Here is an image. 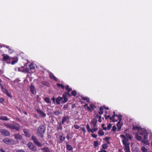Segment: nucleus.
I'll list each match as a JSON object with an SVG mask.
<instances>
[{
    "label": "nucleus",
    "mask_w": 152,
    "mask_h": 152,
    "mask_svg": "<svg viewBox=\"0 0 152 152\" xmlns=\"http://www.w3.org/2000/svg\"><path fill=\"white\" fill-rule=\"evenodd\" d=\"M4 125L7 128H10L12 130H15L19 132L20 129V126L19 124L13 121L11 124H5Z\"/></svg>",
    "instance_id": "nucleus-1"
},
{
    "label": "nucleus",
    "mask_w": 152,
    "mask_h": 152,
    "mask_svg": "<svg viewBox=\"0 0 152 152\" xmlns=\"http://www.w3.org/2000/svg\"><path fill=\"white\" fill-rule=\"evenodd\" d=\"M46 130V127L44 125H41L38 128L37 131V134L39 137L43 138Z\"/></svg>",
    "instance_id": "nucleus-2"
},
{
    "label": "nucleus",
    "mask_w": 152,
    "mask_h": 152,
    "mask_svg": "<svg viewBox=\"0 0 152 152\" xmlns=\"http://www.w3.org/2000/svg\"><path fill=\"white\" fill-rule=\"evenodd\" d=\"M128 140L127 138L122 140L123 143L125 147V152H131L130 150L129 143H128Z\"/></svg>",
    "instance_id": "nucleus-3"
},
{
    "label": "nucleus",
    "mask_w": 152,
    "mask_h": 152,
    "mask_svg": "<svg viewBox=\"0 0 152 152\" xmlns=\"http://www.w3.org/2000/svg\"><path fill=\"white\" fill-rule=\"evenodd\" d=\"M3 141L4 143L8 145H13L15 144V141L11 138H5Z\"/></svg>",
    "instance_id": "nucleus-4"
},
{
    "label": "nucleus",
    "mask_w": 152,
    "mask_h": 152,
    "mask_svg": "<svg viewBox=\"0 0 152 152\" xmlns=\"http://www.w3.org/2000/svg\"><path fill=\"white\" fill-rule=\"evenodd\" d=\"M148 133H145L143 136V140H142V142L146 145H149L150 143L148 140L147 139L148 137Z\"/></svg>",
    "instance_id": "nucleus-5"
},
{
    "label": "nucleus",
    "mask_w": 152,
    "mask_h": 152,
    "mask_svg": "<svg viewBox=\"0 0 152 152\" xmlns=\"http://www.w3.org/2000/svg\"><path fill=\"white\" fill-rule=\"evenodd\" d=\"M31 139L37 146L40 147H41L42 146V144L38 141L35 136L33 135L32 136Z\"/></svg>",
    "instance_id": "nucleus-6"
},
{
    "label": "nucleus",
    "mask_w": 152,
    "mask_h": 152,
    "mask_svg": "<svg viewBox=\"0 0 152 152\" xmlns=\"http://www.w3.org/2000/svg\"><path fill=\"white\" fill-rule=\"evenodd\" d=\"M70 117L68 116H64L63 117L61 123L63 125H65L66 123L68 124L69 122Z\"/></svg>",
    "instance_id": "nucleus-7"
},
{
    "label": "nucleus",
    "mask_w": 152,
    "mask_h": 152,
    "mask_svg": "<svg viewBox=\"0 0 152 152\" xmlns=\"http://www.w3.org/2000/svg\"><path fill=\"white\" fill-rule=\"evenodd\" d=\"M0 132L2 135L6 136H9L10 135L9 131L5 129H1Z\"/></svg>",
    "instance_id": "nucleus-8"
},
{
    "label": "nucleus",
    "mask_w": 152,
    "mask_h": 152,
    "mask_svg": "<svg viewBox=\"0 0 152 152\" xmlns=\"http://www.w3.org/2000/svg\"><path fill=\"white\" fill-rule=\"evenodd\" d=\"M28 145L29 148L31 150L34 151H36L37 150L36 146L31 142H29Z\"/></svg>",
    "instance_id": "nucleus-9"
},
{
    "label": "nucleus",
    "mask_w": 152,
    "mask_h": 152,
    "mask_svg": "<svg viewBox=\"0 0 152 152\" xmlns=\"http://www.w3.org/2000/svg\"><path fill=\"white\" fill-rule=\"evenodd\" d=\"M1 88L2 91L4 94H6L9 97H12L10 94L9 92L8 91L6 88H4L3 85H1Z\"/></svg>",
    "instance_id": "nucleus-10"
},
{
    "label": "nucleus",
    "mask_w": 152,
    "mask_h": 152,
    "mask_svg": "<svg viewBox=\"0 0 152 152\" xmlns=\"http://www.w3.org/2000/svg\"><path fill=\"white\" fill-rule=\"evenodd\" d=\"M30 89L31 93L34 95H35L36 94V90L32 83L31 84Z\"/></svg>",
    "instance_id": "nucleus-11"
},
{
    "label": "nucleus",
    "mask_w": 152,
    "mask_h": 152,
    "mask_svg": "<svg viewBox=\"0 0 152 152\" xmlns=\"http://www.w3.org/2000/svg\"><path fill=\"white\" fill-rule=\"evenodd\" d=\"M62 98H63V99H64V100H62L61 101V103L62 104H64L68 101L67 96L66 95V92H65L62 95Z\"/></svg>",
    "instance_id": "nucleus-12"
},
{
    "label": "nucleus",
    "mask_w": 152,
    "mask_h": 152,
    "mask_svg": "<svg viewBox=\"0 0 152 152\" xmlns=\"http://www.w3.org/2000/svg\"><path fill=\"white\" fill-rule=\"evenodd\" d=\"M36 110L37 113L42 118H45L46 116V114L42 110L39 109H37Z\"/></svg>",
    "instance_id": "nucleus-13"
},
{
    "label": "nucleus",
    "mask_w": 152,
    "mask_h": 152,
    "mask_svg": "<svg viewBox=\"0 0 152 152\" xmlns=\"http://www.w3.org/2000/svg\"><path fill=\"white\" fill-rule=\"evenodd\" d=\"M23 132L24 133L25 135L28 137H30L31 136V134L30 133L29 130L28 129H24L23 130Z\"/></svg>",
    "instance_id": "nucleus-14"
},
{
    "label": "nucleus",
    "mask_w": 152,
    "mask_h": 152,
    "mask_svg": "<svg viewBox=\"0 0 152 152\" xmlns=\"http://www.w3.org/2000/svg\"><path fill=\"white\" fill-rule=\"evenodd\" d=\"M49 76L51 79L55 81H57L58 79L54 75V74L51 72L49 73Z\"/></svg>",
    "instance_id": "nucleus-15"
},
{
    "label": "nucleus",
    "mask_w": 152,
    "mask_h": 152,
    "mask_svg": "<svg viewBox=\"0 0 152 152\" xmlns=\"http://www.w3.org/2000/svg\"><path fill=\"white\" fill-rule=\"evenodd\" d=\"M63 100V98L60 96L58 97L56 99V103L58 105H59L60 104V101H62Z\"/></svg>",
    "instance_id": "nucleus-16"
},
{
    "label": "nucleus",
    "mask_w": 152,
    "mask_h": 152,
    "mask_svg": "<svg viewBox=\"0 0 152 152\" xmlns=\"http://www.w3.org/2000/svg\"><path fill=\"white\" fill-rule=\"evenodd\" d=\"M15 139L17 140H21L22 139V136L20 134H16L14 135Z\"/></svg>",
    "instance_id": "nucleus-17"
},
{
    "label": "nucleus",
    "mask_w": 152,
    "mask_h": 152,
    "mask_svg": "<svg viewBox=\"0 0 152 152\" xmlns=\"http://www.w3.org/2000/svg\"><path fill=\"white\" fill-rule=\"evenodd\" d=\"M97 122V121L95 119H93L91 121V123L93 125V128H95L96 127Z\"/></svg>",
    "instance_id": "nucleus-18"
},
{
    "label": "nucleus",
    "mask_w": 152,
    "mask_h": 152,
    "mask_svg": "<svg viewBox=\"0 0 152 152\" xmlns=\"http://www.w3.org/2000/svg\"><path fill=\"white\" fill-rule=\"evenodd\" d=\"M0 120L2 121H7L9 120L7 116H0Z\"/></svg>",
    "instance_id": "nucleus-19"
},
{
    "label": "nucleus",
    "mask_w": 152,
    "mask_h": 152,
    "mask_svg": "<svg viewBox=\"0 0 152 152\" xmlns=\"http://www.w3.org/2000/svg\"><path fill=\"white\" fill-rule=\"evenodd\" d=\"M118 115H116V114H115L114 115H112V117H110V120L113 121V122H117L118 121V120H115V116L117 117Z\"/></svg>",
    "instance_id": "nucleus-20"
},
{
    "label": "nucleus",
    "mask_w": 152,
    "mask_h": 152,
    "mask_svg": "<svg viewBox=\"0 0 152 152\" xmlns=\"http://www.w3.org/2000/svg\"><path fill=\"white\" fill-rule=\"evenodd\" d=\"M58 138L60 140L59 142V143H60L63 142L65 140V137H63L62 136H60Z\"/></svg>",
    "instance_id": "nucleus-21"
},
{
    "label": "nucleus",
    "mask_w": 152,
    "mask_h": 152,
    "mask_svg": "<svg viewBox=\"0 0 152 152\" xmlns=\"http://www.w3.org/2000/svg\"><path fill=\"white\" fill-rule=\"evenodd\" d=\"M44 100L45 102L47 103H49L50 104H51V102L50 99V98L48 97H45L44 99Z\"/></svg>",
    "instance_id": "nucleus-22"
},
{
    "label": "nucleus",
    "mask_w": 152,
    "mask_h": 152,
    "mask_svg": "<svg viewBox=\"0 0 152 152\" xmlns=\"http://www.w3.org/2000/svg\"><path fill=\"white\" fill-rule=\"evenodd\" d=\"M41 150L43 151V152H50V150L47 147L42 148Z\"/></svg>",
    "instance_id": "nucleus-23"
},
{
    "label": "nucleus",
    "mask_w": 152,
    "mask_h": 152,
    "mask_svg": "<svg viewBox=\"0 0 152 152\" xmlns=\"http://www.w3.org/2000/svg\"><path fill=\"white\" fill-rule=\"evenodd\" d=\"M10 57L8 55H6L3 56V60L4 61H6L10 59Z\"/></svg>",
    "instance_id": "nucleus-24"
},
{
    "label": "nucleus",
    "mask_w": 152,
    "mask_h": 152,
    "mask_svg": "<svg viewBox=\"0 0 152 152\" xmlns=\"http://www.w3.org/2000/svg\"><path fill=\"white\" fill-rule=\"evenodd\" d=\"M132 129L133 130H137L138 131H139L140 129H142L141 127L138 126H133L132 127Z\"/></svg>",
    "instance_id": "nucleus-25"
},
{
    "label": "nucleus",
    "mask_w": 152,
    "mask_h": 152,
    "mask_svg": "<svg viewBox=\"0 0 152 152\" xmlns=\"http://www.w3.org/2000/svg\"><path fill=\"white\" fill-rule=\"evenodd\" d=\"M29 69L30 70L32 71V70H34V69H35V67L33 65V64H32V63L31 64H30V65H29Z\"/></svg>",
    "instance_id": "nucleus-26"
},
{
    "label": "nucleus",
    "mask_w": 152,
    "mask_h": 152,
    "mask_svg": "<svg viewBox=\"0 0 152 152\" xmlns=\"http://www.w3.org/2000/svg\"><path fill=\"white\" fill-rule=\"evenodd\" d=\"M110 139V137H106L104 139V140H105L107 143V144H110V142H109V140Z\"/></svg>",
    "instance_id": "nucleus-27"
},
{
    "label": "nucleus",
    "mask_w": 152,
    "mask_h": 152,
    "mask_svg": "<svg viewBox=\"0 0 152 152\" xmlns=\"http://www.w3.org/2000/svg\"><path fill=\"white\" fill-rule=\"evenodd\" d=\"M121 122H118L117 124V126L118 127V130L119 131L121 128L122 124H121Z\"/></svg>",
    "instance_id": "nucleus-28"
},
{
    "label": "nucleus",
    "mask_w": 152,
    "mask_h": 152,
    "mask_svg": "<svg viewBox=\"0 0 152 152\" xmlns=\"http://www.w3.org/2000/svg\"><path fill=\"white\" fill-rule=\"evenodd\" d=\"M103 107H101L99 108V114L100 115H102L103 113Z\"/></svg>",
    "instance_id": "nucleus-29"
},
{
    "label": "nucleus",
    "mask_w": 152,
    "mask_h": 152,
    "mask_svg": "<svg viewBox=\"0 0 152 152\" xmlns=\"http://www.w3.org/2000/svg\"><path fill=\"white\" fill-rule=\"evenodd\" d=\"M65 89L67 92H70L72 91V89L71 88H69V86L67 85L65 86Z\"/></svg>",
    "instance_id": "nucleus-30"
},
{
    "label": "nucleus",
    "mask_w": 152,
    "mask_h": 152,
    "mask_svg": "<svg viewBox=\"0 0 152 152\" xmlns=\"http://www.w3.org/2000/svg\"><path fill=\"white\" fill-rule=\"evenodd\" d=\"M108 147V145L106 143H104L102 145V148L103 149H107Z\"/></svg>",
    "instance_id": "nucleus-31"
},
{
    "label": "nucleus",
    "mask_w": 152,
    "mask_h": 152,
    "mask_svg": "<svg viewBox=\"0 0 152 152\" xmlns=\"http://www.w3.org/2000/svg\"><path fill=\"white\" fill-rule=\"evenodd\" d=\"M135 137L137 140L139 141H140L142 139V137L140 135H138L137 134L136 135Z\"/></svg>",
    "instance_id": "nucleus-32"
},
{
    "label": "nucleus",
    "mask_w": 152,
    "mask_h": 152,
    "mask_svg": "<svg viewBox=\"0 0 152 152\" xmlns=\"http://www.w3.org/2000/svg\"><path fill=\"white\" fill-rule=\"evenodd\" d=\"M66 148L68 149L69 151L72 150L73 149L72 147L69 145H66Z\"/></svg>",
    "instance_id": "nucleus-33"
},
{
    "label": "nucleus",
    "mask_w": 152,
    "mask_h": 152,
    "mask_svg": "<svg viewBox=\"0 0 152 152\" xmlns=\"http://www.w3.org/2000/svg\"><path fill=\"white\" fill-rule=\"evenodd\" d=\"M57 86L58 88L61 87V88L63 89H64L65 88L64 86V85H63L62 84L57 83Z\"/></svg>",
    "instance_id": "nucleus-34"
},
{
    "label": "nucleus",
    "mask_w": 152,
    "mask_h": 152,
    "mask_svg": "<svg viewBox=\"0 0 152 152\" xmlns=\"http://www.w3.org/2000/svg\"><path fill=\"white\" fill-rule=\"evenodd\" d=\"M98 134L99 136H103L104 134V133L102 130H100L99 131Z\"/></svg>",
    "instance_id": "nucleus-35"
},
{
    "label": "nucleus",
    "mask_w": 152,
    "mask_h": 152,
    "mask_svg": "<svg viewBox=\"0 0 152 152\" xmlns=\"http://www.w3.org/2000/svg\"><path fill=\"white\" fill-rule=\"evenodd\" d=\"M82 99L83 100H86L87 102H88L89 101V99L86 97H82Z\"/></svg>",
    "instance_id": "nucleus-36"
},
{
    "label": "nucleus",
    "mask_w": 152,
    "mask_h": 152,
    "mask_svg": "<svg viewBox=\"0 0 152 152\" xmlns=\"http://www.w3.org/2000/svg\"><path fill=\"white\" fill-rule=\"evenodd\" d=\"M62 123H60L59 124L58 126L57 127V130H62V127L61 125Z\"/></svg>",
    "instance_id": "nucleus-37"
},
{
    "label": "nucleus",
    "mask_w": 152,
    "mask_h": 152,
    "mask_svg": "<svg viewBox=\"0 0 152 152\" xmlns=\"http://www.w3.org/2000/svg\"><path fill=\"white\" fill-rule=\"evenodd\" d=\"M141 150L143 152H147L148 150L145 147L142 146L141 148Z\"/></svg>",
    "instance_id": "nucleus-38"
},
{
    "label": "nucleus",
    "mask_w": 152,
    "mask_h": 152,
    "mask_svg": "<svg viewBox=\"0 0 152 152\" xmlns=\"http://www.w3.org/2000/svg\"><path fill=\"white\" fill-rule=\"evenodd\" d=\"M86 128L88 132L89 133L91 132L92 129L90 128V126L88 124L87 125Z\"/></svg>",
    "instance_id": "nucleus-39"
},
{
    "label": "nucleus",
    "mask_w": 152,
    "mask_h": 152,
    "mask_svg": "<svg viewBox=\"0 0 152 152\" xmlns=\"http://www.w3.org/2000/svg\"><path fill=\"white\" fill-rule=\"evenodd\" d=\"M117 117L118 118L119 120L118 122H121L122 117V115L121 114L118 115Z\"/></svg>",
    "instance_id": "nucleus-40"
},
{
    "label": "nucleus",
    "mask_w": 152,
    "mask_h": 152,
    "mask_svg": "<svg viewBox=\"0 0 152 152\" xmlns=\"http://www.w3.org/2000/svg\"><path fill=\"white\" fill-rule=\"evenodd\" d=\"M90 107L91 109L92 110H94L96 107L95 105L92 104H91L90 105Z\"/></svg>",
    "instance_id": "nucleus-41"
},
{
    "label": "nucleus",
    "mask_w": 152,
    "mask_h": 152,
    "mask_svg": "<svg viewBox=\"0 0 152 152\" xmlns=\"http://www.w3.org/2000/svg\"><path fill=\"white\" fill-rule=\"evenodd\" d=\"M22 72H25V73H29V69L27 68H25L24 69L23 71Z\"/></svg>",
    "instance_id": "nucleus-42"
},
{
    "label": "nucleus",
    "mask_w": 152,
    "mask_h": 152,
    "mask_svg": "<svg viewBox=\"0 0 152 152\" xmlns=\"http://www.w3.org/2000/svg\"><path fill=\"white\" fill-rule=\"evenodd\" d=\"M126 136L129 139L132 140V137L131 136L130 134L129 133H126L125 134Z\"/></svg>",
    "instance_id": "nucleus-43"
},
{
    "label": "nucleus",
    "mask_w": 152,
    "mask_h": 152,
    "mask_svg": "<svg viewBox=\"0 0 152 152\" xmlns=\"http://www.w3.org/2000/svg\"><path fill=\"white\" fill-rule=\"evenodd\" d=\"M98 130V128L97 127L96 128V127H95V128H94V129H91V132L92 133H93L94 132Z\"/></svg>",
    "instance_id": "nucleus-44"
},
{
    "label": "nucleus",
    "mask_w": 152,
    "mask_h": 152,
    "mask_svg": "<svg viewBox=\"0 0 152 152\" xmlns=\"http://www.w3.org/2000/svg\"><path fill=\"white\" fill-rule=\"evenodd\" d=\"M69 107V106L68 104H66L63 107V109L64 110H66Z\"/></svg>",
    "instance_id": "nucleus-45"
},
{
    "label": "nucleus",
    "mask_w": 152,
    "mask_h": 152,
    "mask_svg": "<svg viewBox=\"0 0 152 152\" xmlns=\"http://www.w3.org/2000/svg\"><path fill=\"white\" fill-rule=\"evenodd\" d=\"M96 115V117L99 118V120H98L99 122H101L102 121V119H101V118H102L101 116L98 115V114Z\"/></svg>",
    "instance_id": "nucleus-46"
},
{
    "label": "nucleus",
    "mask_w": 152,
    "mask_h": 152,
    "mask_svg": "<svg viewBox=\"0 0 152 152\" xmlns=\"http://www.w3.org/2000/svg\"><path fill=\"white\" fill-rule=\"evenodd\" d=\"M71 94L73 96H75L77 95V92L75 91H72Z\"/></svg>",
    "instance_id": "nucleus-47"
},
{
    "label": "nucleus",
    "mask_w": 152,
    "mask_h": 152,
    "mask_svg": "<svg viewBox=\"0 0 152 152\" xmlns=\"http://www.w3.org/2000/svg\"><path fill=\"white\" fill-rule=\"evenodd\" d=\"M111 127V124H108L107 126V130H109L110 129Z\"/></svg>",
    "instance_id": "nucleus-48"
},
{
    "label": "nucleus",
    "mask_w": 152,
    "mask_h": 152,
    "mask_svg": "<svg viewBox=\"0 0 152 152\" xmlns=\"http://www.w3.org/2000/svg\"><path fill=\"white\" fill-rule=\"evenodd\" d=\"M98 145V142L97 141H95L94 142V146L96 147Z\"/></svg>",
    "instance_id": "nucleus-49"
},
{
    "label": "nucleus",
    "mask_w": 152,
    "mask_h": 152,
    "mask_svg": "<svg viewBox=\"0 0 152 152\" xmlns=\"http://www.w3.org/2000/svg\"><path fill=\"white\" fill-rule=\"evenodd\" d=\"M18 61V60H13L11 62V64L12 65H14L15 64V63H17Z\"/></svg>",
    "instance_id": "nucleus-50"
},
{
    "label": "nucleus",
    "mask_w": 152,
    "mask_h": 152,
    "mask_svg": "<svg viewBox=\"0 0 152 152\" xmlns=\"http://www.w3.org/2000/svg\"><path fill=\"white\" fill-rule=\"evenodd\" d=\"M104 116L105 119L107 120L108 118H109L110 119V117H111L110 115H104Z\"/></svg>",
    "instance_id": "nucleus-51"
},
{
    "label": "nucleus",
    "mask_w": 152,
    "mask_h": 152,
    "mask_svg": "<svg viewBox=\"0 0 152 152\" xmlns=\"http://www.w3.org/2000/svg\"><path fill=\"white\" fill-rule=\"evenodd\" d=\"M54 114L56 115H58L60 114V112L58 110L54 112Z\"/></svg>",
    "instance_id": "nucleus-52"
},
{
    "label": "nucleus",
    "mask_w": 152,
    "mask_h": 152,
    "mask_svg": "<svg viewBox=\"0 0 152 152\" xmlns=\"http://www.w3.org/2000/svg\"><path fill=\"white\" fill-rule=\"evenodd\" d=\"M74 127L76 129H78L80 127V126L78 125H75Z\"/></svg>",
    "instance_id": "nucleus-53"
},
{
    "label": "nucleus",
    "mask_w": 152,
    "mask_h": 152,
    "mask_svg": "<svg viewBox=\"0 0 152 152\" xmlns=\"http://www.w3.org/2000/svg\"><path fill=\"white\" fill-rule=\"evenodd\" d=\"M91 136L93 137L94 138H96V137L97 136V134H91Z\"/></svg>",
    "instance_id": "nucleus-54"
},
{
    "label": "nucleus",
    "mask_w": 152,
    "mask_h": 152,
    "mask_svg": "<svg viewBox=\"0 0 152 152\" xmlns=\"http://www.w3.org/2000/svg\"><path fill=\"white\" fill-rule=\"evenodd\" d=\"M66 95L67 96L69 97H71L72 96V95L70 94L69 92H66Z\"/></svg>",
    "instance_id": "nucleus-55"
},
{
    "label": "nucleus",
    "mask_w": 152,
    "mask_h": 152,
    "mask_svg": "<svg viewBox=\"0 0 152 152\" xmlns=\"http://www.w3.org/2000/svg\"><path fill=\"white\" fill-rule=\"evenodd\" d=\"M4 102V99L3 98H0V102L3 103Z\"/></svg>",
    "instance_id": "nucleus-56"
},
{
    "label": "nucleus",
    "mask_w": 152,
    "mask_h": 152,
    "mask_svg": "<svg viewBox=\"0 0 152 152\" xmlns=\"http://www.w3.org/2000/svg\"><path fill=\"white\" fill-rule=\"evenodd\" d=\"M81 129H82L84 133L85 134L86 131L85 128L84 127H81Z\"/></svg>",
    "instance_id": "nucleus-57"
},
{
    "label": "nucleus",
    "mask_w": 152,
    "mask_h": 152,
    "mask_svg": "<svg viewBox=\"0 0 152 152\" xmlns=\"http://www.w3.org/2000/svg\"><path fill=\"white\" fill-rule=\"evenodd\" d=\"M52 100L53 101V102L52 103L53 104H55V101H56V99H55V97L54 96H53L52 98Z\"/></svg>",
    "instance_id": "nucleus-58"
},
{
    "label": "nucleus",
    "mask_w": 152,
    "mask_h": 152,
    "mask_svg": "<svg viewBox=\"0 0 152 152\" xmlns=\"http://www.w3.org/2000/svg\"><path fill=\"white\" fill-rule=\"evenodd\" d=\"M116 128L115 127V126H113V127L112 129V130L114 132H115L116 131Z\"/></svg>",
    "instance_id": "nucleus-59"
},
{
    "label": "nucleus",
    "mask_w": 152,
    "mask_h": 152,
    "mask_svg": "<svg viewBox=\"0 0 152 152\" xmlns=\"http://www.w3.org/2000/svg\"><path fill=\"white\" fill-rule=\"evenodd\" d=\"M87 109L90 112H91L92 111V110L91 108H90L89 106H87Z\"/></svg>",
    "instance_id": "nucleus-60"
},
{
    "label": "nucleus",
    "mask_w": 152,
    "mask_h": 152,
    "mask_svg": "<svg viewBox=\"0 0 152 152\" xmlns=\"http://www.w3.org/2000/svg\"><path fill=\"white\" fill-rule=\"evenodd\" d=\"M1 47H5L9 49V50L10 49V48L9 47V46H7V45H6V46H5V45L1 46Z\"/></svg>",
    "instance_id": "nucleus-61"
},
{
    "label": "nucleus",
    "mask_w": 152,
    "mask_h": 152,
    "mask_svg": "<svg viewBox=\"0 0 152 152\" xmlns=\"http://www.w3.org/2000/svg\"><path fill=\"white\" fill-rule=\"evenodd\" d=\"M8 51H9V53L10 54L12 53L13 52V50L11 49H10Z\"/></svg>",
    "instance_id": "nucleus-62"
},
{
    "label": "nucleus",
    "mask_w": 152,
    "mask_h": 152,
    "mask_svg": "<svg viewBox=\"0 0 152 152\" xmlns=\"http://www.w3.org/2000/svg\"><path fill=\"white\" fill-rule=\"evenodd\" d=\"M102 107H103L104 109H105L107 110H108L109 109V108L108 107H106L104 105Z\"/></svg>",
    "instance_id": "nucleus-63"
},
{
    "label": "nucleus",
    "mask_w": 152,
    "mask_h": 152,
    "mask_svg": "<svg viewBox=\"0 0 152 152\" xmlns=\"http://www.w3.org/2000/svg\"><path fill=\"white\" fill-rule=\"evenodd\" d=\"M17 152H25L24 151L21 150H18Z\"/></svg>",
    "instance_id": "nucleus-64"
}]
</instances>
